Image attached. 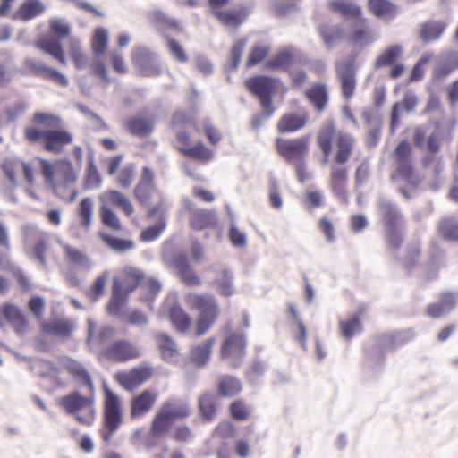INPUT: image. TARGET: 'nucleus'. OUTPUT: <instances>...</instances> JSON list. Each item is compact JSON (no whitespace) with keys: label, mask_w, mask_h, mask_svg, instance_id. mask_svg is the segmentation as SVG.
<instances>
[{"label":"nucleus","mask_w":458,"mask_h":458,"mask_svg":"<svg viewBox=\"0 0 458 458\" xmlns=\"http://www.w3.org/2000/svg\"><path fill=\"white\" fill-rule=\"evenodd\" d=\"M33 125L24 129V139L37 144L47 153L62 154L73 142L72 133L64 126L61 116L47 112H36Z\"/></svg>","instance_id":"obj_1"},{"label":"nucleus","mask_w":458,"mask_h":458,"mask_svg":"<svg viewBox=\"0 0 458 458\" xmlns=\"http://www.w3.org/2000/svg\"><path fill=\"white\" fill-rule=\"evenodd\" d=\"M333 143L335 147L334 162L336 165H344L352 154L354 138L344 131L337 130L334 123H326L317 134V145L323 154L324 164L328 162L332 154Z\"/></svg>","instance_id":"obj_2"},{"label":"nucleus","mask_w":458,"mask_h":458,"mask_svg":"<svg viewBox=\"0 0 458 458\" xmlns=\"http://www.w3.org/2000/svg\"><path fill=\"white\" fill-rule=\"evenodd\" d=\"M171 127L174 131L176 143L174 148L186 157L208 162L213 152L201 141L191 146V135L187 131L190 127L198 130L194 118L184 111L175 112L171 118Z\"/></svg>","instance_id":"obj_3"},{"label":"nucleus","mask_w":458,"mask_h":458,"mask_svg":"<svg viewBox=\"0 0 458 458\" xmlns=\"http://www.w3.org/2000/svg\"><path fill=\"white\" fill-rule=\"evenodd\" d=\"M145 279V274L140 268L133 266H125L113 278L112 296L106 310L113 316L121 314L123 308L127 304L129 296Z\"/></svg>","instance_id":"obj_4"},{"label":"nucleus","mask_w":458,"mask_h":458,"mask_svg":"<svg viewBox=\"0 0 458 458\" xmlns=\"http://www.w3.org/2000/svg\"><path fill=\"white\" fill-rule=\"evenodd\" d=\"M185 302L190 309L199 311L194 335L200 337L217 321L220 315L219 305L213 295L196 293H188L185 296Z\"/></svg>","instance_id":"obj_5"},{"label":"nucleus","mask_w":458,"mask_h":458,"mask_svg":"<svg viewBox=\"0 0 458 458\" xmlns=\"http://www.w3.org/2000/svg\"><path fill=\"white\" fill-rule=\"evenodd\" d=\"M103 393L102 426L99 434L105 443H109L123 422V411L121 397L117 394L106 386Z\"/></svg>","instance_id":"obj_6"},{"label":"nucleus","mask_w":458,"mask_h":458,"mask_svg":"<svg viewBox=\"0 0 458 458\" xmlns=\"http://www.w3.org/2000/svg\"><path fill=\"white\" fill-rule=\"evenodd\" d=\"M38 164L46 183L53 188L57 185L67 187L74 184L78 179L77 171L68 158H59L54 161L38 158Z\"/></svg>","instance_id":"obj_7"},{"label":"nucleus","mask_w":458,"mask_h":458,"mask_svg":"<svg viewBox=\"0 0 458 458\" xmlns=\"http://www.w3.org/2000/svg\"><path fill=\"white\" fill-rule=\"evenodd\" d=\"M190 415L187 404L175 400H167L162 403L150 424V435L155 438L166 435L175 420Z\"/></svg>","instance_id":"obj_8"},{"label":"nucleus","mask_w":458,"mask_h":458,"mask_svg":"<svg viewBox=\"0 0 458 458\" xmlns=\"http://www.w3.org/2000/svg\"><path fill=\"white\" fill-rule=\"evenodd\" d=\"M58 405L81 425L91 426L96 420L92 396H84L75 391L61 397L58 400Z\"/></svg>","instance_id":"obj_9"},{"label":"nucleus","mask_w":458,"mask_h":458,"mask_svg":"<svg viewBox=\"0 0 458 458\" xmlns=\"http://www.w3.org/2000/svg\"><path fill=\"white\" fill-rule=\"evenodd\" d=\"M381 213L387 243L392 249L401 247L403 240L402 233L403 215L397 207L387 201H381L378 205Z\"/></svg>","instance_id":"obj_10"},{"label":"nucleus","mask_w":458,"mask_h":458,"mask_svg":"<svg viewBox=\"0 0 458 458\" xmlns=\"http://www.w3.org/2000/svg\"><path fill=\"white\" fill-rule=\"evenodd\" d=\"M246 87L259 98L266 116H271L276 110L272 101L276 88V81L267 76H254L246 81Z\"/></svg>","instance_id":"obj_11"},{"label":"nucleus","mask_w":458,"mask_h":458,"mask_svg":"<svg viewBox=\"0 0 458 458\" xmlns=\"http://www.w3.org/2000/svg\"><path fill=\"white\" fill-rule=\"evenodd\" d=\"M1 171L12 187L19 185L21 175L30 187L35 185V171L30 163L17 158L6 159L1 164Z\"/></svg>","instance_id":"obj_12"},{"label":"nucleus","mask_w":458,"mask_h":458,"mask_svg":"<svg viewBox=\"0 0 458 458\" xmlns=\"http://www.w3.org/2000/svg\"><path fill=\"white\" fill-rule=\"evenodd\" d=\"M247 338L244 332H229L221 344L220 356L224 360H229L233 367H237L245 356Z\"/></svg>","instance_id":"obj_13"},{"label":"nucleus","mask_w":458,"mask_h":458,"mask_svg":"<svg viewBox=\"0 0 458 458\" xmlns=\"http://www.w3.org/2000/svg\"><path fill=\"white\" fill-rule=\"evenodd\" d=\"M108 45L107 30L102 27H98L94 30L91 39V49L94 55V61L91 64V71L94 75L99 77L104 82H110L107 69L102 60Z\"/></svg>","instance_id":"obj_14"},{"label":"nucleus","mask_w":458,"mask_h":458,"mask_svg":"<svg viewBox=\"0 0 458 458\" xmlns=\"http://www.w3.org/2000/svg\"><path fill=\"white\" fill-rule=\"evenodd\" d=\"M276 149L277 153L289 163L302 162L309 152L310 136H301L295 139L276 140Z\"/></svg>","instance_id":"obj_15"},{"label":"nucleus","mask_w":458,"mask_h":458,"mask_svg":"<svg viewBox=\"0 0 458 458\" xmlns=\"http://www.w3.org/2000/svg\"><path fill=\"white\" fill-rule=\"evenodd\" d=\"M141 353L140 345L126 339L115 340L101 352V355L106 359L120 363L137 360Z\"/></svg>","instance_id":"obj_16"},{"label":"nucleus","mask_w":458,"mask_h":458,"mask_svg":"<svg viewBox=\"0 0 458 458\" xmlns=\"http://www.w3.org/2000/svg\"><path fill=\"white\" fill-rule=\"evenodd\" d=\"M154 375V370L149 366H136L128 371H119L115 374V381L125 390L133 391Z\"/></svg>","instance_id":"obj_17"},{"label":"nucleus","mask_w":458,"mask_h":458,"mask_svg":"<svg viewBox=\"0 0 458 458\" xmlns=\"http://www.w3.org/2000/svg\"><path fill=\"white\" fill-rule=\"evenodd\" d=\"M158 393L154 389H145L130 400V419H140L152 411L158 400Z\"/></svg>","instance_id":"obj_18"},{"label":"nucleus","mask_w":458,"mask_h":458,"mask_svg":"<svg viewBox=\"0 0 458 458\" xmlns=\"http://www.w3.org/2000/svg\"><path fill=\"white\" fill-rule=\"evenodd\" d=\"M154 192H157L162 198L161 192L155 186L154 171L148 166H144L140 180L134 187L133 196L140 205L146 206L150 203Z\"/></svg>","instance_id":"obj_19"},{"label":"nucleus","mask_w":458,"mask_h":458,"mask_svg":"<svg viewBox=\"0 0 458 458\" xmlns=\"http://www.w3.org/2000/svg\"><path fill=\"white\" fill-rule=\"evenodd\" d=\"M123 161V156L117 155L111 157L107 162V172L110 175L115 176V181L118 186L128 189L134 182L136 170L133 164H129L123 168L119 169Z\"/></svg>","instance_id":"obj_20"},{"label":"nucleus","mask_w":458,"mask_h":458,"mask_svg":"<svg viewBox=\"0 0 458 458\" xmlns=\"http://www.w3.org/2000/svg\"><path fill=\"white\" fill-rule=\"evenodd\" d=\"M336 74L341 84V91L344 99H351L356 89L354 61L339 62L335 65Z\"/></svg>","instance_id":"obj_21"},{"label":"nucleus","mask_w":458,"mask_h":458,"mask_svg":"<svg viewBox=\"0 0 458 458\" xmlns=\"http://www.w3.org/2000/svg\"><path fill=\"white\" fill-rule=\"evenodd\" d=\"M26 67L35 75L41 76L45 80H49L55 84L66 87L68 79L60 72L48 67L39 60L31 58L25 62Z\"/></svg>","instance_id":"obj_22"},{"label":"nucleus","mask_w":458,"mask_h":458,"mask_svg":"<svg viewBox=\"0 0 458 458\" xmlns=\"http://www.w3.org/2000/svg\"><path fill=\"white\" fill-rule=\"evenodd\" d=\"M26 67L35 75L41 76L45 80H49L55 84L66 87L68 79L60 72L48 67L39 60L31 58L25 62Z\"/></svg>","instance_id":"obj_23"},{"label":"nucleus","mask_w":458,"mask_h":458,"mask_svg":"<svg viewBox=\"0 0 458 458\" xmlns=\"http://www.w3.org/2000/svg\"><path fill=\"white\" fill-rule=\"evenodd\" d=\"M100 207L120 208L126 216H132L134 208L129 198L117 190H107L99 195Z\"/></svg>","instance_id":"obj_24"},{"label":"nucleus","mask_w":458,"mask_h":458,"mask_svg":"<svg viewBox=\"0 0 458 458\" xmlns=\"http://www.w3.org/2000/svg\"><path fill=\"white\" fill-rule=\"evenodd\" d=\"M61 370L67 371L70 376L84 385H91V378L82 364L68 357L61 358L59 366L52 369V373L57 376Z\"/></svg>","instance_id":"obj_25"},{"label":"nucleus","mask_w":458,"mask_h":458,"mask_svg":"<svg viewBox=\"0 0 458 458\" xmlns=\"http://www.w3.org/2000/svg\"><path fill=\"white\" fill-rule=\"evenodd\" d=\"M348 169L344 165L331 167L329 185L332 192L337 198L347 200Z\"/></svg>","instance_id":"obj_26"},{"label":"nucleus","mask_w":458,"mask_h":458,"mask_svg":"<svg viewBox=\"0 0 458 458\" xmlns=\"http://www.w3.org/2000/svg\"><path fill=\"white\" fill-rule=\"evenodd\" d=\"M131 60L144 76H152L159 73L158 69L153 65L154 56L148 49L139 47L133 50Z\"/></svg>","instance_id":"obj_27"},{"label":"nucleus","mask_w":458,"mask_h":458,"mask_svg":"<svg viewBox=\"0 0 458 458\" xmlns=\"http://www.w3.org/2000/svg\"><path fill=\"white\" fill-rule=\"evenodd\" d=\"M367 8L377 19L393 20L398 13V7L389 0H368Z\"/></svg>","instance_id":"obj_28"},{"label":"nucleus","mask_w":458,"mask_h":458,"mask_svg":"<svg viewBox=\"0 0 458 458\" xmlns=\"http://www.w3.org/2000/svg\"><path fill=\"white\" fill-rule=\"evenodd\" d=\"M308 119L307 114H285L279 119L276 128L280 133L295 132L306 126Z\"/></svg>","instance_id":"obj_29"},{"label":"nucleus","mask_w":458,"mask_h":458,"mask_svg":"<svg viewBox=\"0 0 458 458\" xmlns=\"http://www.w3.org/2000/svg\"><path fill=\"white\" fill-rule=\"evenodd\" d=\"M216 225V215L212 210L196 209L190 215V226L195 231L215 228Z\"/></svg>","instance_id":"obj_30"},{"label":"nucleus","mask_w":458,"mask_h":458,"mask_svg":"<svg viewBox=\"0 0 458 458\" xmlns=\"http://www.w3.org/2000/svg\"><path fill=\"white\" fill-rule=\"evenodd\" d=\"M126 130L132 135L138 137H147L154 130V120L144 116H132L125 122Z\"/></svg>","instance_id":"obj_31"},{"label":"nucleus","mask_w":458,"mask_h":458,"mask_svg":"<svg viewBox=\"0 0 458 458\" xmlns=\"http://www.w3.org/2000/svg\"><path fill=\"white\" fill-rule=\"evenodd\" d=\"M215 344L216 338L211 336L202 343L193 345L190 351L191 360L199 367L206 365L210 359Z\"/></svg>","instance_id":"obj_32"},{"label":"nucleus","mask_w":458,"mask_h":458,"mask_svg":"<svg viewBox=\"0 0 458 458\" xmlns=\"http://www.w3.org/2000/svg\"><path fill=\"white\" fill-rule=\"evenodd\" d=\"M168 318L174 328L182 334L187 333L192 325L190 315L178 304H174L169 309Z\"/></svg>","instance_id":"obj_33"},{"label":"nucleus","mask_w":458,"mask_h":458,"mask_svg":"<svg viewBox=\"0 0 458 458\" xmlns=\"http://www.w3.org/2000/svg\"><path fill=\"white\" fill-rule=\"evenodd\" d=\"M306 98L313 105L318 113L322 112L327 104L328 95L327 87L321 83H315L305 92Z\"/></svg>","instance_id":"obj_34"},{"label":"nucleus","mask_w":458,"mask_h":458,"mask_svg":"<svg viewBox=\"0 0 458 458\" xmlns=\"http://www.w3.org/2000/svg\"><path fill=\"white\" fill-rule=\"evenodd\" d=\"M65 260L72 267L88 270L91 267V261L88 255L81 250L64 244L63 246Z\"/></svg>","instance_id":"obj_35"},{"label":"nucleus","mask_w":458,"mask_h":458,"mask_svg":"<svg viewBox=\"0 0 458 458\" xmlns=\"http://www.w3.org/2000/svg\"><path fill=\"white\" fill-rule=\"evenodd\" d=\"M38 48L41 49L44 53L53 56L61 64H66V59L63 47L59 40L54 38H43L37 42Z\"/></svg>","instance_id":"obj_36"},{"label":"nucleus","mask_w":458,"mask_h":458,"mask_svg":"<svg viewBox=\"0 0 458 458\" xmlns=\"http://www.w3.org/2000/svg\"><path fill=\"white\" fill-rule=\"evenodd\" d=\"M403 48L401 45L395 44L386 47L375 60V68L379 69L397 64L402 58Z\"/></svg>","instance_id":"obj_37"},{"label":"nucleus","mask_w":458,"mask_h":458,"mask_svg":"<svg viewBox=\"0 0 458 458\" xmlns=\"http://www.w3.org/2000/svg\"><path fill=\"white\" fill-rule=\"evenodd\" d=\"M41 328L46 334L69 338L72 333L73 326L70 321L56 319L43 322Z\"/></svg>","instance_id":"obj_38"},{"label":"nucleus","mask_w":458,"mask_h":458,"mask_svg":"<svg viewBox=\"0 0 458 458\" xmlns=\"http://www.w3.org/2000/svg\"><path fill=\"white\" fill-rule=\"evenodd\" d=\"M329 7L334 13H339L344 18L358 20L362 17V10L359 5L344 0H332L329 2Z\"/></svg>","instance_id":"obj_39"},{"label":"nucleus","mask_w":458,"mask_h":458,"mask_svg":"<svg viewBox=\"0 0 458 458\" xmlns=\"http://www.w3.org/2000/svg\"><path fill=\"white\" fill-rule=\"evenodd\" d=\"M155 339L164 360H172L178 354L175 341L169 335L157 333L155 335Z\"/></svg>","instance_id":"obj_40"},{"label":"nucleus","mask_w":458,"mask_h":458,"mask_svg":"<svg viewBox=\"0 0 458 458\" xmlns=\"http://www.w3.org/2000/svg\"><path fill=\"white\" fill-rule=\"evenodd\" d=\"M359 22L356 23L352 30V33L349 36L350 43L353 45H365L370 43L373 38L369 29L366 25L367 20L365 18L358 19Z\"/></svg>","instance_id":"obj_41"},{"label":"nucleus","mask_w":458,"mask_h":458,"mask_svg":"<svg viewBox=\"0 0 458 458\" xmlns=\"http://www.w3.org/2000/svg\"><path fill=\"white\" fill-rule=\"evenodd\" d=\"M44 5L38 0H26L14 14L16 19L29 21L44 12Z\"/></svg>","instance_id":"obj_42"},{"label":"nucleus","mask_w":458,"mask_h":458,"mask_svg":"<svg viewBox=\"0 0 458 458\" xmlns=\"http://www.w3.org/2000/svg\"><path fill=\"white\" fill-rule=\"evenodd\" d=\"M174 264L178 270L179 276L184 284L189 286L200 284L199 277L196 275L185 258L176 259Z\"/></svg>","instance_id":"obj_43"},{"label":"nucleus","mask_w":458,"mask_h":458,"mask_svg":"<svg viewBox=\"0 0 458 458\" xmlns=\"http://www.w3.org/2000/svg\"><path fill=\"white\" fill-rule=\"evenodd\" d=\"M318 34L321 37L324 44L327 47H334L337 42L341 41L344 37V31L342 27H331L327 24H322L318 27Z\"/></svg>","instance_id":"obj_44"},{"label":"nucleus","mask_w":458,"mask_h":458,"mask_svg":"<svg viewBox=\"0 0 458 458\" xmlns=\"http://www.w3.org/2000/svg\"><path fill=\"white\" fill-rule=\"evenodd\" d=\"M437 233L446 241L458 242V221L453 217L443 218L438 223Z\"/></svg>","instance_id":"obj_45"},{"label":"nucleus","mask_w":458,"mask_h":458,"mask_svg":"<svg viewBox=\"0 0 458 458\" xmlns=\"http://www.w3.org/2000/svg\"><path fill=\"white\" fill-rule=\"evenodd\" d=\"M93 330L94 325L93 323L89 322L88 342H93L98 345H103L106 344L108 341L112 340L115 335V329L111 326L102 327L96 335H94Z\"/></svg>","instance_id":"obj_46"},{"label":"nucleus","mask_w":458,"mask_h":458,"mask_svg":"<svg viewBox=\"0 0 458 458\" xmlns=\"http://www.w3.org/2000/svg\"><path fill=\"white\" fill-rule=\"evenodd\" d=\"M445 29V25L439 21H428L421 25L420 37L425 42L437 39Z\"/></svg>","instance_id":"obj_47"},{"label":"nucleus","mask_w":458,"mask_h":458,"mask_svg":"<svg viewBox=\"0 0 458 458\" xmlns=\"http://www.w3.org/2000/svg\"><path fill=\"white\" fill-rule=\"evenodd\" d=\"M242 390L240 381L231 376L223 377L218 384V394L224 397H233L239 394Z\"/></svg>","instance_id":"obj_48"},{"label":"nucleus","mask_w":458,"mask_h":458,"mask_svg":"<svg viewBox=\"0 0 458 458\" xmlns=\"http://www.w3.org/2000/svg\"><path fill=\"white\" fill-rule=\"evenodd\" d=\"M293 54L289 51L284 50L276 53L270 60H268L266 64V67L272 70L286 71L293 64Z\"/></svg>","instance_id":"obj_49"},{"label":"nucleus","mask_w":458,"mask_h":458,"mask_svg":"<svg viewBox=\"0 0 458 458\" xmlns=\"http://www.w3.org/2000/svg\"><path fill=\"white\" fill-rule=\"evenodd\" d=\"M199 407L204 420L207 421L212 420L216 412L215 396L211 394H202L199 399Z\"/></svg>","instance_id":"obj_50"},{"label":"nucleus","mask_w":458,"mask_h":458,"mask_svg":"<svg viewBox=\"0 0 458 458\" xmlns=\"http://www.w3.org/2000/svg\"><path fill=\"white\" fill-rule=\"evenodd\" d=\"M140 286L142 291L140 300L149 303L154 301L162 288L160 282L154 278H145Z\"/></svg>","instance_id":"obj_51"},{"label":"nucleus","mask_w":458,"mask_h":458,"mask_svg":"<svg viewBox=\"0 0 458 458\" xmlns=\"http://www.w3.org/2000/svg\"><path fill=\"white\" fill-rule=\"evenodd\" d=\"M100 237L110 249L116 252H125L134 248V242L131 240L114 237L107 233H103Z\"/></svg>","instance_id":"obj_52"},{"label":"nucleus","mask_w":458,"mask_h":458,"mask_svg":"<svg viewBox=\"0 0 458 458\" xmlns=\"http://www.w3.org/2000/svg\"><path fill=\"white\" fill-rule=\"evenodd\" d=\"M434 125V131L431 132V134L428 138L427 141V147L428 150L432 153L436 154L440 149V144L444 140L445 137V130L442 126V123L438 121L433 122Z\"/></svg>","instance_id":"obj_53"},{"label":"nucleus","mask_w":458,"mask_h":458,"mask_svg":"<svg viewBox=\"0 0 458 458\" xmlns=\"http://www.w3.org/2000/svg\"><path fill=\"white\" fill-rule=\"evenodd\" d=\"M100 218L102 224L112 231L119 232L123 226L120 218L111 208L100 207Z\"/></svg>","instance_id":"obj_54"},{"label":"nucleus","mask_w":458,"mask_h":458,"mask_svg":"<svg viewBox=\"0 0 458 458\" xmlns=\"http://www.w3.org/2000/svg\"><path fill=\"white\" fill-rule=\"evenodd\" d=\"M1 311L9 322L21 327H25L27 325V321L23 314L17 306L12 303H4Z\"/></svg>","instance_id":"obj_55"},{"label":"nucleus","mask_w":458,"mask_h":458,"mask_svg":"<svg viewBox=\"0 0 458 458\" xmlns=\"http://www.w3.org/2000/svg\"><path fill=\"white\" fill-rule=\"evenodd\" d=\"M339 326L342 335L346 339H351L356 333L362 330L358 315L352 317L350 319L341 321Z\"/></svg>","instance_id":"obj_56"},{"label":"nucleus","mask_w":458,"mask_h":458,"mask_svg":"<svg viewBox=\"0 0 458 458\" xmlns=\"http://www.w3.org/2000/svg\"><path fill=\"white\" fill-rule=\"evenodd\" d=\"M93 212V201L90 198H84L81 200L78 208V216L81 225L89 228L91 225Z\"/></svg>","instance_id":"obj_57"},{"label":"nucleus","mask_w":458,"mask_h":458,"mask_svg":"<svg viewBox=\"0 0 458 458\" xmlns=\"http://www.w3.org/2000/svg\"><path fill=\"white\" fill-rule=\"evenodd\" d=\"M108 276L109 273L105 271L95 279L88 292V295L92 301L98 300L104 294Z\"/></svg>","instance_id":"obj_58"},{"label":"nucleus","mask_w":458,"mask_h":458,"mask_svg":"<svg viewBox=\"0 0 458 458\" xmlns=\"http://www.w3.org/2000/svg\"><path fill=\"white\" fill-rule=\"evenodd\" d=\"M269 54V47L264 45H256L250 51L246 61L247 67H253L261 63Z\"/></svg>","instance_id":"obj_59"},{"label":"nucleus","mask_w":458,"mask_h":458,"mask_svg":"<svg viewBox=\"0 0 458 458\" xmlns=\"http://www.w3.org/2000/svg\"><path fill=\"white\" fill-rule=\"evenodd\" d=\"M217 19L226 26H238L243 21V15L239 11H219L215 13Z\"/></svg>","instance_id":"obj_60"},{"label":"nucleus","mask_w":458,"mask_h":458,"mask_svg":"<svg viewBox=\"0 0 458 458\" xmlns=\"http://www.w3.org/2000/svg\"><path fill=\"white\" fill-rule=\"evenodd\" d=\"M215 284L217 285L219 292L225 296L233 294V290L232 287V275L227 270H222L219 272L217 277L215 280Z\"/></svg>","instance_id":"obj_61"},{"label":"nucleus","mask_w":458,"mask_h":458,"mask_svg":"<svg viewBox=\"0 0 458 458\" xmlns=\"http://www.w3.org/2000/svg\"><path fill=\"white\" fill-rule=\"evenodd\" d=\"M102 182L101 176L94 164L93 158L88 162L87 172L85 175V186L87 188H97Z\"/></svg>","instance_id":"obj_62"},{"label":"nucleus","mask_w":458,"mask_h":458,"mask_svg":"<svg viewBox=\"0 0 458 458\" xmlns=\"http://www.w3.org/2000/svg\"><path fill=\"white\" fill-rule=\"evenodd\" d=\"M229 411L232 418L235 420H246L250 417V409L242 400L233 402Z\"/></svg>","instance_id":"obj_63"},{"label":"nucleus","mask_w":458,"mask_h":458,"mask_svg":"<svg viewBox=\"0 0 458 458\" xmlns=\"http://www.w3.org/2000/svg\"><path fill=\"white\" fill-rule=\"evenodd\" d=\"M70 54L74 63V65L77 69H83L87 65V56L82 52L80 43L78 41L73 40L71 43Z\"/></svg>","instance_id":"obj_64"}]
</instances>
